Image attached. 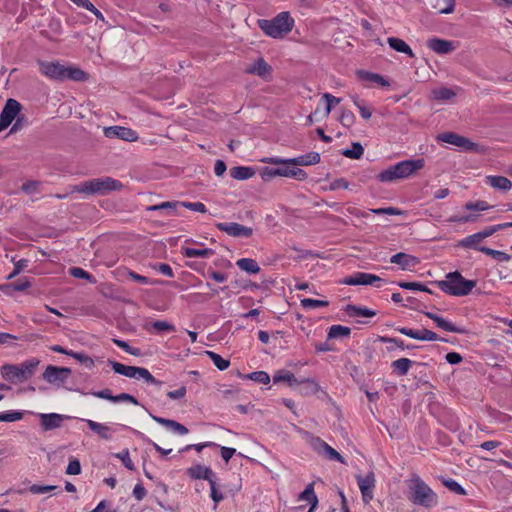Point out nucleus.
<instances>
[{"mask_svg": "<svg viewBox=\"0 0 512 512\" xmlns=\"http://www.w3.org/2000/svg\"><path fill=\"white\" fill-rule=\"evenodd\" d=\"M37 357L29 358L20 364H4L1 369V376L10 383H23L31 379L40 365Z\"/></svg>", "mask_w": 512, "mask_h": 512, "instance_id": "1", "label": "nucleus"}, {"mask_svg": "<svg viewBox=\"0 0 512 512\" xmlns=\"http://www.w3.org/2000/svg\"><path fill=\"white\" fill-rule=\"evenodd\" d=\"M424 166L425 160L423 158L406 159L381 171L377 175V179L383 183L406 179L424 168Z\"/></svg>", "mask_w": 512, "mask_h": 512, "instance_id": "2", "label": "nucleus"}, {"mask_svg": "<svg viewBox=\"0 0 512 512\" xmlns=\"http://www.w3.org/2000/svg\"><path fill=\"white\" fill-rule=\"evenodd\" d=\"M123 188V184L111 177L94 178L78 185L71 186V193H82L86 195H106L112 191H118Z\"/></svg>", "mask_w": 512, "mask_h": 512, "instance_id": "3", "label": "nucleus"}, {"mask_svg": "<svg viewBox=\"0 0 512 512\" xmlns=\"http://www.w3.org/2000/svg\"><path fill=\"white\" fill-rule=\"evenodd\" d=\"M257 24L266 35L272 38H282L292 31L294 19L289 12H281L271 20L259 19Z\"/></svg>", "mask_w": 512, "mask_h": 512, "instance_id": "4", "label": "nucleus"}, {"mask_svg": "<svg viewBox=\"0 0 512 512\" xmlns=\"http://www.w3.org/2000/svg\"><path fill=\"white\" fill-rule=\"evenodd\" d=\"M438 287L445 293L452 296H466L476 286L475 280L465 279L460 272H449L446 280L437 281Z\"/></svg>", "mask_w": 512, "mask_h": 512, "instance_id": "5", "label": "nucleus"}, {"mask_svg": "<svg viewBox=\"0 0 512 512\" xmlns=\"http://www.w3.org/2000/svg\"><path fill=\"white\" fill-rule=\"evenodd\" d=\"M408 499L415 505L431 507L436 504L437 496L433 490L417 475H414L409 485Z\"/></svg>", "mask_w": 512, "mask_h": 512, "instance_id": "6", "label": "nucleus"}, {"mask_svg": "<svg viewBox=\"0 0 512 512\" xmlns=\"http://www.w3.org/2000/svg\"><path fill=\"white\" fill-rule=\"evenodd\" d=\"M108 364L111 366L113 371L117 374L129 377V378H142L147 383L154 385H161L162 382L157 380L148 369L136 366H127L119 363L115 360L108 359Z\"/></svg>", "mask_w": 512, "mask_h": 512, "instance_id": "7", "label": "nucleus"}, {"mask_svg": "<svg viewBox=\"0 0 512 512\" xmlns=\"http://www.w3.org/2000/svg\"><path fill=\"white\" fill-rule=\"evenodd\" d=\"M273 382H285L289 387H294L300 384H306V390L302 391V393L304 394H315L319 390V385L315 380L310 378H304L302 380H299L295 377V375L292 372L284 369L275 372L273 376Z\"/></svg>", "mask_w": 512, "mask_h": 512, "instance_id": "8", "label": "nucleus"}, {"mask_svg": "<svg viewBox=\"0 0 512 512\" xmlns=\"http://www.w3.org/2000/svg\"><path fill=\"white\" fill-rule=\"evenodd\" d=\"M320 159V154L312 151L294 158L267 157L261 161L273 165L309 166L318 164Z\"/></svg>", "mask_w": 512, "mask_h": 512, "instance_id": "9", "label": "nucleus"}, {"mask_svg": "<svg viewBox=\"0 0 512 512\" xmlns=\"http://www.w3.org/2000/svg\"><path fill=\"white\" fill-rule=\"evenodd\" d=\"M72 370L68 367L48 365L42 374V379L49 384L63 386L71 375Z\"/></svg>", "mask_w": 512, "mask_h": 512, "instance_id": "10", "label": "nucleus"}, {"mask_svg": "<svg viewBox=\"0 0 512 512\" xmlns=\"http://www.w3.org/2000/svg\"><path fill=\"white\" fill-rule=\"evenodd\" d=\"M22 105L15 99H8L0 114V131L7 128L21 111Z\"/></svg>", "mask_w": 512, "mask_h": 512, "instance_id": "11", "label": "nucleus"}, {"mask_svg": "<svg viewBox=\"0 0 512 512\" xmlns=\"http://www.w3.org/2000/svg\"><path fill=\"white\" fill-rule=\"evenodd\" d=\"M215 227L218 230L225 232L227 235L236 238H249L253 234V229L251 227H247L236 222H219L215 224Z\"/></svg>", "mask_w": 512, "mask_h": 512, "instance_id": "12", "label": "nucleus"}, {"mask_svg": "<svg viewBox=\"0 0 512 512\" xmlns=\"http://www.w3.org/2000/svg\"><path fill=\"white\" fill-rule=\"evenodd\" d=\"M396 330L399 333H401L407 337H410L412 339H416V340H422V341L440 340L442 342H449L448 339L439 337L435 332H433L427 328H423L422 330H413V329H410L407 327H400V328H397ZM450 343H454V342L450 341Z\"/></svg>", "mask_w": 512, "mask_h": 512, "instance_id": "13", "label": "nucleus"}, {"mask_svg": "<svg viewBox=\"0 0 512 512\" xmlns=\"http://www.w3.org/2000/svg\"><path fill=\"white\" fill-rule=\"evenodd\" d=\"M90 78L89 73L82 70L80 67L75 65H64L62 64L61 76L59 82L67 80L74 82H86Z\"/></svg>", "mask_w": 512, "mask_h": 512, "instance_id": "14", "label": "nucleus"}, {"mask_svg": "<svg viewBox=\"0 0 512 512\" xmlns=\"http://www.w3.org/2000/svg\"><path fill=\"white\" fill-rule=\"evenodd\" d=\"M104 135L107 138H118L127 142H134L138 139L136 131L123 126H110L104 128Z\"/></svg>", "mask_w": 512, "mask_h": 512, "instance_id": "15", "label": "nucleus"}, {"mask_svg": "<svg viewBox=\"0 0 512 512\" xmlns=\"http://www.w3.org/2000/svg\"><path fill=\"white\" fill-rule=\"evenodd\" d=\"M379 276L365 273V272H356L353 275L345 277L341 283L349 286H357V285H374L376 282H381Z\"/></svg>", "mask_w": 512, "mask_h": 512, "instance_id": "16", "label": "nucleus"}, {"mask_svg": "<svg viewBox=\"0 0 512 512\" xmlns=\"http://www.w3.org/2000/svg\"><path fill=\"white\" fill-rule=\"evenodd\" d=\"M438 139L445 143L463 148L467 151H472L476 147V144L472 142L470 139L454 132L442 133L438 136Z\"/></svg>", "mask_w": 512, "mask_h": 512, "instance_id": "17", "label": "nucleus"}, {"mask_svg": "<svg viewBox=\"0 0 512 512\" xmlns=\"http://www.w3.org/2000/svg\"><path fill=\"white\" fill-rule=\"evenodd\" d=\"M357 483L362 494L363 502L368 504L373 499V490L375 487L374 473L369 472L365 477L357 476Z\"/></svg>", "mask_w": 512, "mask_h": 512, "instance_id": "18", "label": "nucleus"}, {"mask_svg": "<svg viewBox=\"0 0 512 512\" xmlns=\"http://www.w3.org/2000/svg\"><path fill=\"white\" fill-rule=\"evenodd\" d=\"M40 73L50 80L60 81L62 64L59 61L38 60Z\"/></svg>", "mask_w": 512, "mask_h": 512, "instance_id": "19", "label": "nucleus"}, {"mask_svg": "<svg viewBox=\"0 0 512 512\" xmlns=\"http://www.w3.org/2000/svg\"><path fill=\"white\" fill-rule=\"evenodd\" d=\"M312 445L319 454L323 455L329 460L338 461L342 464H346L344 458L334 448L329 446L325 441L320 438H315Z\"/></svg>", "mask_w": 512, "mask_h": 512, "instance_id": "20", "label": "nucleus"}, {"mask_svg": "<svg viewBox=\"0 0 512 512\" xmlns=\"http://www.w3.org/2000/svg\"><path fill=\"white\" fill-rule=\"evenodd\" d=\"M424 314L431 320H433L437 327L443 329L447 332H453L458 334H468V329L465 327H459L451 323L450 321L444 319L441 316H438L435 313L432 312H424Z\"/></svg>", "mask_w": 512, "mask_h": 512, "instance_id": "21", "label": "nucleus"}, {"mask_svg": "<svg viewBox=\"0 0 512 512\" xmlns=\"http://www.w3.org/2000/svg\"><path fill=\"white\" fill-rule=\"evenodd\" d=\"M246 72L268 80L271 77L272 67L263 58H259L246 69Z\"/></svg>", "mask_w": 512, "mask_h": 512, "instance_id": "22", "label": "nucleus"}, {"mask_svg": "<svg viewBox=\"0 0 512 512\" xmlns=\"http://www.w3.org/2000/svg\"><path fill=\"white\" fill-rule=\"evenodd\" d=\"M39 418L42 429L49 431L61 427L65 416L57 413H49L40 414Z\"/></svg>", "mask_w": 512, "mask_h": 512, "instance_id": "23", "label": "nucleus"}, {"mask_svg": "<svg viewBox=\"0 0 512 512\" xmlns=\"http://www.w3.org/2000/svg\"><path fill=\"white\" fill-rule=\"evenodd\" d=\"M390 262L393 264L399 265L402 270H407L410 267H414V266L418 265L420 263V260H419V258H417L413 255L406 254L404 252H399V253L394 254L390 258Z\"/></svg>", "mask_w": 512, "mask_h": 512, "instance_id": "24", "label": "nucleus"}, {"mask_svg": "<svg viewBox=\"0 0 512 512\" xmlns=\"http://www.w3.org/2000/svg\"><path fill=\"white\" fill-rule=\"evenodd\" d=\"M187 474L192 479H203L208 482H212L215 479V473L212 471L210 467H206L200 464H196L187 469Z\"/></svg>", "mask_w": 512, "mask_h": 512, "instance_id": "25", "label": "nucleus"}, {"mask_svg": "<svg viewBox=\"0 0 512 512\" xmlns=\"http://www.w3.org/2000/svg\"><path fill=\"white\" fill-rule=\"evenodd\" d=\"M427 46L438 54H448L454 50L452 41L439 38L429 39Z\"/></svg>", "mask_w": 512, "mask_h": 512, "instance_id": "26", "label": "nucleus"}, {"mask_svg": "<svg viewBox=\"0 0 512 512\" xmlns=\"http://www.w3.org/2000/svg\"><path fill=\"white\" fill-rule=\"evenodd\" d=\"M150 416L155 422L171 429L172 431H174L175 433H177L179 435H185L189 432L188 428L186 426L182 425L181 423H179L175 420L166 419V418L155 416L152 414H150Z\"/></svg>", "mask_w": 512, "mask_h": 512, "instance_id": "27", "label": "nucleus"}, {"mask_svg": "<svg viewBox=\"0 0 512 512\" xmlns=\"http://www.w3.org/2000/svg\"><path fill=\"white\" fill-rule=\"evenodd\" d=\"M485 182L491 187L501 191H508L512 188V182L504 176H486Z\"/></svg>", "mask_w": 512, "mask_h": 512, "instance_id": "28", "label": "nucleus"}, {"mask_svg": "<svg viewBox=\"0 0 512 512\" xmlns=\"http://www.w3.org/2000/svg\"><path fill=\"white\" fill-rule=\"evenodd\" d=\"M387 42L391 49L406 54L410 58H414L415 54L410 46L402 39L397 37H389Z\"/></svg>", "mask_w": 512, "mask_h": 512, "instance_id": "29", "label": "nucleus"}, {"mask_svg": "<svg viewBox=\"0 0 512 512\" xmlns=\"http://www.w3.org/2000/svg\"><path fill=\"white\" fill-rule=\"evenodd\" d=\"M300 501H307L310 504V508L307 512H313L318 504V498L314 492V483H310L306 486L303 492L299 495Z\"/></svg>", "mask_w": 512, "mask_h": 512, "instance_id": "30", "label": "nucleus"}, {"mask_svg": "<svg viewBox=\"0 0 512 512\" xmlns=\"http://www.w3.org/2000/svg\"><path fill=\"white\" fill-rule=\"evenodd\" d=\"M357 75L361 80L373 82V83L379 84L383 87L390 86L389 81L378 73L369 72V71H365V70H359V71H357Z\"/></svg>", "mask_w": 512, "mask_h": 512, "instance_id": "31", "label": "nucleus"}, {"mask_svg": "<svg viewBox=\"0 0 512 512\" xmlns=\"http://www.w3.org/2000/svg\"><path fill=\"white\" fill-rule=\"evenodd\" d=\"M344 311L349 317H357V316L373 317L376 315V311L371 310L366 307H359L354 304L346 305V307L344 308Z\"/></svg>", "mask_w": 512, "mask_h": 512, "instance_id": "32", "label": "nucleus"}, {"mask_svg": "<svg viewBox=\"0 0 512 512\" xmlns=\"http://www.w3.org/2000/svg\"><path fill=\"white\" fill-rule=\"evenodd\" d=\"M230 175L235 180H247L255 175L252 167L235 166L230 169Z\"/></svg>", "mask_w": 512, "mask_h": 512, "instance_id": "33", "label": "nucleus"}, {"mask_svg": "<svg viewBox=\"0 0 512 512\" xmlns=\"http://www.w3.org/2000/svg\"><path fill=\"white\" fill-rule=\"evenodd\" d=\"M86 423H87L88 427L93 432L98 434V436L101 439H104V440H110L111 439V437H112L111 436V428L109 426L101 424V423H98V422H95L93 420H86Z\"/></svg>", "mask_w": 512, "mask_h": 512, "instance_id": "34", "label": "nucleus"}, {"mask_svg": "<svg viewBox=\"0 0 512 512\" xmlns=\"http://www.w3.org/2000/svg\"><path fill=\"white\" fill-rule=\"evenodd\" d=\"M412 364L413 361L408 358H399L391 363V368L393 369V372L398 376H405L407 375Z\"/></svg>", "mask_w": 512, "mask_h": 512, "instance_id": "35", "label": "nucleus"}, {"mask_svg": "<svg viewBox=\"0 0 512 512\" xmlns=\"http://www.w3.org/2000/svg\"><path fill=\"white\" fill-rule=\"evenodd\" d=\"M280 176L281 177H291L298 181H305L308 178V174L302 168L294 167V168H280Z\"/></svg>", "mask_w": 512, "mask_h": 512, "instance_id": "36", "label": "nucleus"}, {"mask_svg": "<svg viewBox=\"0 0 512 512\" xmlns=\"http://www.w3.org/2000/svg\"><path fill=\"white\" fill-rule=\"evenodd\" d=\"M236 265L243 271L249 274H256L260 272V267L256 260L252 258H241L237 260Z\"/></svg>", "mask_w": 512, "mask_h": 512, "instance_id": "37", "label": "nucleus"}, {"mask_svg": "<svg viewBox=\"0 0 512 512\" xmlns=\"http://www.w3.org/2000/svg\"><path fill=\"white\" fill-rule=\"evenodd\" d=\"M182 255H184L187 258H193V257H208L214 254V251L209 248L204 249H195L190 247H182L181 249Z\"/></svg>", "mask_w": 512, "mask_h": 512, "instance_id": "38", "label": "nucleus"}, {"mask_svg": "<svg viewBox=\"0 0 512 512\" xmlns=\"http://www.w3.org/2000/svg\"><path fill=\"white\" fill-rule=\"evenodd\" d=\"M341 154L349 159H360L364 154V148L359 142H353L350 149H344Z\"/></svg>", "mask_w": 512, "mask_h": 512, "instance_id": "39", "label": "nucleus"}, {"mask_svg": "<svg viewBox=\"0 0 512 512\" xmlns=\"http://www.w3.org/2000/svg\"><path fill=\"white\" fill-rule=\"evenodd\" d=\"M351 334V329L342 325H332L329 328L327 338L328 339H336L339 337H349Z\"/></svg>", "mask_w": 512, "mask_h": 512, "instance_id": "40", "label": "nucleus"}, {"mask_svg": "<svg viewBox=\"0 0 512 512\" xmlns=\"http://www.w3.org/2000/svg\"><path fill=\"white\" fill-rule=\"evenodd\" d=\"M478 251L493 257L494 259L500 261V262H507L510 260L511 256L505 252L494 250L489 247H479Z\"/></svg>", "mask_w": 512, "mask_h": 512, "instance_id": "41", "label": "nucleus"}, {"mask_svg": "<svg viewBox=\"0 0 512 512\" xmlns=\"http://www.w3.org/2000/svg\"><path fill=\"white\" fill-rule=\"evenodd\" d=\"M480 234L477 232L475 234L469 235L465 237L464 239L459 241V246L464 248H473L475 250H478L480 247L478 244L482 241Z\"/></svg>", "mask_w": 512, "mask_h": 512, "instance_id": "42", "label": "nucleus"}, {"mask_svg": "<svg viewBox=\"0 0 512 512\" xmlns=\"http://www.w3.org/2000/svg\"><path fill=\"white\" fill-rule=\"evenodd\" d=\"M205 353L219 370L223 371L229 367L230 361L222 358L219 354L213 351H206Z\"/></svg>", "mask_w": 512, "mask_h": 512, "instance_id": "43", "label": "nucleus"}, {"mask_svg": "<svg viewBox=\"0 0 512 512\" xmlns=\"http://www.w3.org/2000/svg\"><path fill=\"white\" fill-rule=\"evenodd\" d=\"M398 286L406 290H418L432 294V291L425 284L420 282H399Z\"/></svg>", "mask_w": 512, "mask_h": 512, "instance_id": "44", "label": "nucleus"}, {"mask_svg": "<svg viewBox=\"0 0 512 512\" xmlns=\"http://www.w3.org/2000/svg\"><path fill=\"white\" fill-rule=\"evenodd\" d=\"M442 483L455 494L466 495V490L457 481L453 479H443Z\"/></svg>", "mask_w": 512, "mask_h": 512, "instance_id": "45", "label": "nucleus"}, {"mask_svg": "<svg viewBox=\"0 0 512 512\" xmlns=\"http://www.w3.org/2000/svg\"><path fill=\"white\" fill-rule=\"evenodd\" d=\"M113 343L116 344L119 348L123 349L125 352L133 355V356H140L141 350L139 348H135L130 346L126 341L120 340V339H112Z\"/></svg>", "mask_w": 512, "mask_h": 512, "instance_id": "46", "label": "nucleus"}, {"mask_svg": "<svg viewBox=\"0 0 512 512\" xmlns=\"http://www.w3.org/2000/svg\"><path fill=\"white\" fill-rule=\"evenodd\" d=\"M245 378L251 379L255 382L268 384L270 382V376L265 371H255L248 375H245Z\"/></svg>", "mask_w": 512, "mask_h": 512, "instance_id": "47", "label": "nucleus"}, {"mask_svg": "<svg viewBox=\"0 0 512 512\" xmlns=\"http://www.w3.org/2000/svg\"><path fill=\"white\" fill-rule=\"evenodd\" d=\"M70 357L76 359L77 361H79L81 364H83L85 367H87L89 369L94 367V360L90 356H88L84 353L73 351V354H70Z\"/></svg>", "mask_w": 512, "mask_h": 512, "instance_id": "48", "label": "nucleus"}, {"mask_svg": "<svg viewBox=\"0 0 512 512\" xmlns=\"http://www.w3.org/2000/svg\"><path fill=\"white\" fill-rule=\"evenodd\" d=\"M433 94L436 100H450L456 95L452 89L446 87L434 90Z\"/></svg>", "mask_w": 512, "mask_h": 512, "instance_id": "49", "label": "nucleus"}, {"mask_svg": "<svg viewBox=\"0 0 512 512\" xmlns=\"http://www.w3.org/2000/svg\"><path fill=\"white\" fill-rule=\"evenodd\" d=\"M490 208L491 206L486 201L483 200H478L476 202H467L464 205V209L473 211H485Z\"/></svg>", "mask_w": 512, "mask_h": 512, "instance_id": "50", "label": "nucleus"}, {"mask_svg": "<svg viewBox=\"0 0 512 512\" xmlns=\"http://www.w3.org/2000/svg\"><path fill=\"white\" fill-rule=\"evenodd\" d=\"M328 305L329 302L325 300H317L311 298H304L301 300V306L304 308L326 307Z\"/></svg>", "mask_w": 512, "mask_h": 512, "instance_id": "51", "label": "nucleus"}, {"mask_svg": "<svg viewBox=\"0 0 512 512\" xmlns=\"http://www.w3.org/2000/svg\"><path fill=\"white\" fill-rule=\"evenodd\" d=\"M339 121L343 126L351 127L355 122V115L350 110L342 109Z\"/></svg>", "mask_w": 512, "mask_h": 512, "instance_id": "52", "label": "nucleus"}, {"mask_svg": "<svg viewBox=\"0 0 512 512\" xmlns=\"http://www.w3.org/2000/svg\"><path fill=\"white\" fill-rule=\"evenodd\" d=\"M29 261L27 259H20L14 263L13 271L7 276V280H11L20 274L27 266Z\"/></svg>", "mask_w": 512, "mask_h": 512, "instance_id": "53", "label": "nucleus"}, {"mask_svg": "<svg viewBox=\"0 0 512 512\" xmlns=\"http://www.w3.org/2000/svg\"><path fill=\"white\" fill-rule=\"evenodd\" d=\"M24 416L23 412L13 411V412H5L0 414V422H14L21 420Z\"/></svg>", "mask_w": 512, "mask_h": 512, "instance_id": "54", "label": "nucleus"}, {"mask_svg": "<svg viewBox=\"0 0 512 512\" xmlns=\"http://www.w3.org/2000/svg\"><path fill=\"white\" fill-rule=\"evenodd\" d=\"M181 202L179 201H175V202H162L161 204H157V205H152V206H149L147 207V210L148 211H157V210H171V211H174L175 210V207L177 205H180Z\"/></svg>", "mask_w": 512, "mask_h": 512, "instance_id": "55", "label": "nucleus"}, {"mask_svg": "<svg viewBox=\"0 0 512 512\" xmlns=\"http://www.w3.org/2000/svg\"><path fill=\"white\" fill-rule=\"evenodd\" d=\"M70 274L73 277H75V278L86 279V280H88L91 283L94 282L93 276L91 274H89L87 271H85L82 268H80V267H73V268H71L70 269Z\"/></svg>", "mask_w": 512, "mask_h": 512, "instance_id": "56", "label": "nucleus"}, {"mask_svg": "<svg viewBox=\"0 0 512 512\" xmlns=\"http://www.w3.org/2000/svg\"><path fill=\"white\" fill-rule=\"evenodd\" d=\"M81 473V464L77 458L70 459L66 468V474L68 475H79Z\"/></svg>", "mask_w": 512, "mask_h": 512, "instance_id": "57", "label": "nucleus"}, {"mask_svg": "<svg viewBox=\"0 0 512 512\" xmlns=\"http://www.w3.org/2000/svg\"><path fill=\"white\" fill-rule=\"evenodd\" d=\"M116 457H117V458H119V459L122 461L123 465H124L128 470L133 471V470L135 469L134 463H133V462H132V460L130 459L128 449H125V450H123L122 452L117 453V454H116Z\"/></svg>", "mask_w": 512, "mask_h": 512, "instance_id": "58", "label": "nucleus"}, {"mask_svg": "<svg viewBox=\"0 0 512 512\" xmlns=\"http://www.w3.org/2000/svg\"><path fill=\"white\" fill-rule=\"evenodd\" d=\"M503 229H505L504 223L493 225V226H488V227H486L485 229H483L482 231H480L478 233L480 234L481 238L484 240L485 238L490 237L494 233H496V232H498L500 230H503Z\"/></svg>", "mask_w": 512, "mask_h": 512, "instance_id": "59", "label": "nucleus"}, {"mask_svg": "<svg viewBox=\"0 0 512 512\" xmlns=\"http://www.w3.org/2000/svg\"><path fill=\"white\" fill-rule=\"evenodd\" d=\"M276 176H280V168L264 167L261 171V178L266 182L272 180Z\"/></svg>", "mask_w": 512, "mask_h": 512, "instance_id": "60", "label": "nucleus"}, {"mask_svg": "<svg viewBox=\"0 0 512 512\" xmlns=\"http://www.w3.org/2000/svg\"><path fill=\"white\" fill-rule=\"evenodd\" d=\"M152 327L157 332H164V331L173 332V331H175L174 325L168 323L167 321H162V320H157V321L153 322Z\"/></svg>", "mask_w": 512, "mask_h": 512, "instance_id": "61", "label": "nucleus"}, {"mask_svg": "<svg viewBox=\"0 0 512 512\" xmlns=\"http://www.w3.org/2000/svg\"><path fill=\"white\" fill-rule=\"evenodd\" d=\"M55 489H57V486H54V485L33 484L29 487V491L33 494H42V493L54 491Z\"/></svg>", "mask_w": 512, "mask_h": 512, "instance_id": "62", "label": "nucleus"}, {"mask_svg": "<svg viewBox=\"0 0 512 512\" xmlns=\"http://www.w3.org/2000/svg\"><path fill=\"white\" fill-rule=\"evenodd\" d=\"M180 205L192 211L200 213L207 212L206 206L202 202H181Z\"/></svg>", "mask_w": 512, "mask_h": 512, "instance_id": "63", "label": "nucleus"}, {"mask_svg": "<svg viewBox=\"0 0 512 512\" xmlns=\"http://www.w3.org/2000/svg\"><path fill=\"white\" fill-rule=\"evenodd\" d=\"M39 185H40L39 181L28 180L22 184L21 190L26 194H32L38 190Z\"/></svg>", "mask_w": 512, "mask_h": 512, "instance_id": "64", "label": "nucleus"}]
</instances>
